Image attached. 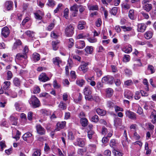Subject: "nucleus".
<instances>
[{"label":"nucleus","mask_w":156,"mask_h":156,"mask_svg":"<svg viewBox=\"0 0 156 156\" xmlns=\"http://www.w3.org/2000/svg\"><path fill=\"white\" fill-rule=\"evenodd\" d=\"M149 0H143L142 1V8L147 12H149L152 9V5L149 3Z\"/></svg>","instance_id":"f257e3e1"},{"label":"nucleus","mask_w":156,"mask_h":156,"mask_svg":"<svg viewBox=\"0 0 156 156\" xmlns=\"http://www.w3.org/2000/svg\"><path fill=\"white\" fill-rule=\"evenodd\" d=\"M83 92L86 100H90L91 98L92 88L90 86H86L83 90Z\"/></svg>","instance_id":"f03ea898"},{"label":"nucleus","mask_w":156,"mask_h":156,"mask_svg":"<svg viewBox=\"0 0 156 156\" xmlns=\"http://www.w3.org/2000/svg\"><path fill=\"white\" fill-rule=\"evenodd\" d=\"M29 102L30 104L34 107L37 108L40 105V102L38 99L34 96H32L30 99Z\"/></svg>","instance_id":"7ed1b4c3"},{"label":"nucleus","mask_w":156,"mask_h":156,"mask_svg":"<svg viewBox=\"0 0 156 156\" xmlns=\"http://www.w3.org/2000/svg\"><path fill=\"white\" fill-rule=\"evenodd\" d=\"M74 27L71 25H69L66 28L65 34L68 37L71 36L74 33Z\"/></svg>","instance_id":"20e7f679"},{"label":"nucleus","mask_w":156,"mask_h":156,"mask_svg":"<svg viewBox=\"0 0 156 156\" xmlns=\"http://www.w3.org/2000/svg\"><path fill=\"white\" fill-rule=\"evenodd\" d=\"M113 78L112 76L108 75L103 77L102 79V83L106 84H112L113 83Z\"/></svg>","instance_id":"39448f33"},{"label":"nucleus","mask_w":156,"mask_h":156,"mask_svg":"<svg viewBox=\"0 0 156 156\" xmlns=\"http://www.w3.org/2000/svg\"><path fill=\"white\" fill-rule=\"evenodd\" d=\"M88 62H82L81 65L79 67V69L80 71H82L83 72L85 73L88 70Z\"/></svg>","instance_id":"423d86ee"},{"label":"nucleus","mask_w":156,"mask_h":156,"mask_svg":"<svg viewBox=\"0 0 156 156\" xmlns=\"http://www.w3.org/2000/svg\"><path fill=\"white\" fill-rule=\"evenodd\" d=\"M125 114L126 117L132 120L136 119V114L133 112L127 110L125 112Z\"/></svg>","instance_id":"0eeeda50"},{"label":"nucleus","mask_w":156,"mask_h":156,"mask_svg":"<svg viewBox=\"0 0 156 156\" xmlns=\"http://www.w3.org/2000/svg\"><path fill=\"white\" fill-rule=\"evenodd\" d=\"M36 129L37 133L41 135H44L45 133V130L40 124L36 126Z\"/></svg>","instance_id":"6e6552de"},{"label":"nucleus","mask_w":156,"mask_h":156,"mask_svg":"<svg viewBox=\"0 0 156 156\" xmlns=\"http://www.w3.org/2000/svg\"><path fill=\"white\" fill-rule=\"evenodd\" d=\"M39 80L42 82H45L49 80L50 79L44 73H41L39 77Z\"/></svg>","instance_id":"1a4fd4ad"},{"label":"nucleus","mask_w":156,"mask_h":156,"mask_svg":"<svg viewBox=\"0 0 156 156\" xmlns=\"http://www.w3.org/2000/svg\"><path fill=\"white\" fill-rule=\"evenodd\" d=\"M122 141V145L124 147L126 146L127 145V144H128V138L127 136V134L126 131L125 130L123 135V139Z\"/></svg>","instance_id":"9d476101"},{"label":"nucleus","mask_w":156,"mask_h":156,"mask_svg":"<svg viewBox=\"0 0 156 156\" xmlns=\"http://www.w3.org/2000/svg\"><path fill=\"white\" fill-rule=\"evenodd\" d=\"M137 27V30L138 32H144L146 30L147 26L145 24L141 23L138 24Z\"/></svg>","instance_id":"9b49d317"},{"label":"nucleus","mask_w":156,"mask_h":156,"mask_svg":"<svg viewBox=\"0 0 156 156\" xmlns=\"http://www.w3.org/2000/svg\"><path fill=\"white\" fill-rule=\"evenodd\" d=\"M75 46L76 48L82 49L85 47V44L84 41H80L76 42Z\"/></svg>","instance_id":"f8f14e48"},{"label":"nucleus","mask_w":156,"mask_h":156,"mask_svg":"<svg viewBox=\"0 0 156 156\" xmlns=\"http://www.w3.org/2000/svg\"><path fill=\"white\" fill-rule=\"evenodd\" d=\"M9 34V30L6 27H4L2 30V35L5 37H8Z\"/></svg>","instance_id":"ddd939ff"},{"label":"nucleus","mask_w":156,"mask_h":156,"mask_svg":"<svg viewBox=\"0 0 156 156\" xmlns=\"http://www.w3.org/2000/svg\"><path fill=\"white\" fill-rule=\"evenodd\" d=\"M5 94L8 96H9L12 98H15L17 96L16 92L12 91L11 90H9L7 91H5Z\"/></svg>","instance_id":"4468645a"},{"label":"nucleus","mask_w":156,"mask_h":156,"mask_svg":"<svg viewBox=\"0 0 156 156\" xmlns=\"http://www.w3.org/2000/svg\"><path fill=\"white\" fill-rule=\"evenodd\" d=\"M23 138L25 141H27L29 138H30L32 140H33V135L30 132H27L24 134L23 136Z\"/></svg>","instance_id":"2eb2a0df"},{"label":"nucleus","mask_w":156,"mask_h":156,"mask_svg":"<svg viewBox=\"0 0 156 156\" xmlns=\"http://www.w3.org/2000/svg\"><path fill=\"white\" fill-rule=\"evenodd\" d=\"M12 5L13 2H12L11 1H7L5 3V7L7 10H10L12 9Z\"/></svg>","instance_id":"dca6fc26"},{"label":"nucleus","mask_w":156,"mask_h":156,"mask_svg":"<svg viewBox=\"0 0 156 156\" xmlns=\"http://www.w3.org/2000/svg\"><path fill=\"white\" fill-rule=\"evenodd\" d=\"M133 96V93L129 90H126L124 92L125 97L128 99L132 98Z\"/></svg>","instance_id":"f3484780"},{"label":"nucleus","mask_w":156,"mask_h":156,"mask_svg":"<svg viewBox=\"0 0 156 156\" xmlns=\"http://www.w3.org/2000/svg\"><path fill=\"white\" fill-rule=\"evenodd\" d=\"M75 144L80 147H82L84 145V142L82 139L78 138L76 139V141L75 142Z\"/></svg>","instance_id":"a211bd4d"},{"label":"nucleus","mask_w":156,"mask_h":156,"mask_svg":"<svg viewBox=\"0 0 156 156\" xmlns=\"http://www.w3.org/2000/svg\"><path fill=\"white\" fill-rule=\"evenodd\" d=\"M65 125L66 122L65 121L58 122L57 124V129L56 130L58 131L60 129L63 128Z\"/></svg>","instance_id":"6ab92c4d"},{"label":"nucleus","mask_w":156,"mask_h":156,"mask_svg":"<svg viewBox=\"0 0 156 156\" xmlns=\"http://www.w3.org/2000/svg\"><path fill=\"white\" fill-rule=\"evenodd\" d=\"M105 92L107 96L110 97L113 95L114 91L112 88H109L106 89Z\"/></svg>","instance_id":"aec40b11"},{"label":"nucleus","mask_w":156,"mask_h":156,"mask_svg":"<svg viewBox=\"0 0 156 156\" xmlns=\"http://www.w3.org/2000/svg\"><path fill=\"white\" fill-rule=\"evenodd\" d=\"M93 47L92 46H87L84 49L87 54H91L93 51Z\"/></svg>","instance_id":"412c9836"},{"label":"nucleus","mask_w":156,"mask_h":156,"mask_svg":"<svg viewBox=\"0 0 156 156\" xmlns=\"http://www.w3.org/2000/svg\"><path fill=\"white\" fill-rule=\"evenodd\" d=\"M32 59L35 62L39 61L40 59L39 54L37 53H34L32 55Z\"/></svg>","instance_id":"4be33fe9"},{"label":"nucleus","mask_w":156,"mask_h":156,"mask_svg":"<svg viewBox=\"0 0 156 156\" xmlns=\"http://www.w3.org/2000/svg\"><path fill=\"white\" fill-rule=\"evenodd\" d=\"M10 84L11 82L10 81H5L3 83L2 88L5 90H7L9 88Z\"/></svg>","instance_id":"5701e85b"},{"label":"nucleus","mask_w":156,"mask_h":156,"mask_svg":"<svg viewBox=\"0 0 156 156\" xmlns=\"http://www.w3.org/2000/svg\"><path fill=\"white\" fill-rule=\"evenodd\" d=\"M109 145L112 148L115 149L118 144V143L116 142L115 139H112L109 142Z\"/></svg>","instance_id":"b1692460"},{"label":"nucleus","mask_w":156,"mask_h":156,"mask_svg":"<svg viewBox=\"0 0 156 156\" xmlns=\"http://www.w3.org/2000/svg\"><path fill=\"white\" fill-rule=\"evenodd\" d=\"M114 125L116 127H118L119 126H121L122 125V120L119 118H117L115 119L114 121Z\"/></svg>","instance_id":"393cba45"},{"label":"nucleus","mask_w":156,"mask_h":156,"mask_svg":"<svg viewBox=\"0 0 156 156\" xmlns=\"http://www.w3.org/2000/svg\"><path fill=\"white\" fill-rule=\"evenodd\" d=\"M53 62L55 65H57L58 67H60L59 64L62 62L61 60L58 57L53 58Z\"/></svg>","instance_id":"a878e982"},{"label":"nucleus","mask_w":156,"mask_h":156,"mask_svg":"<svg viewBox=\"0 0 156 156\" xmlns=\"http://www.w3.org/2000/svg\"><path fill=\"white\" fill-rule=\"evenodd\" d=\"M85 24L86 23L84 21H80L79 22L77 28L79 30H82L85 27Z\"/></svg>","instance_id":"bb28decb"},{"label":"nucleus","mask_w":156,"mask_h":156,"mask_svg":"<svg viewBox=\"0 0 156 156\" xmlns=\"http://www.w3.org/2000/svg\"><path fill=\"white\" fill-rule=\"evenodd\" d=\"M18 119V118L14 117L13 115L11 116L10 118V120L13 125H17Z\"/></svg>","instance_id":"cd10ccee"},{"label":"nucleus","mask_w":156,"mask_h":156,"mask_svg":"<svg viewBox=\"0 0 156 156\" xmlns=\"http://www.w3.org/2000/svg\"><path fill=\"white\" fill-rule=\"evenodd\" d=\"M21 41L20 40H16V42L14 43V45L12 47L13 49H15L19 48L21 45Z\"/></svg>","instance_id":"c85d7f7f"},{"label":"nucleus","mask_w":156,"mask_h":156,"mask_svg":"<svg viewBox=\"0 0 156 156\" xmlns=\"http://www.w3.org/2000/svg\"><path fill=\"white\" fill-rule=\"evenodd\" d=\"M122 51L126 53H128L131 52L132 48L131 46H127L122 49Z\"/></svg>","instance_id":"c756f323"},{"label":"nucleus","mask_w":156,"mask_h":156,"mask_svg":"<svg viewBox=\"0 0 156 156\" xmlns=\"http://www.w3.org/2000/svg\"><path fill=\"white\" fill-rule=\"evenodd\" d=\"M80 122L82 126L85 127L87 125L88 121L86 118L83 117L81 119Z\"/></svg>","instance_id":"7c9ffc66"},{"label":"nucleus","mask_w":156,"mask_h":156,"mask_svg":"<svg viewBox=\"0 0 156 156\" xmlns=\"http://www.w3.org/2000/svg\"><path fill=\"white\" fill-rule=\"evenodd\" d=\"M96 112L99 115L101 116L105 115L106 114V111L99 108H97L96 110Z\"/></svg>","instance_id":"2f4dec72"},{"label":"nucleus","mask_w":156,"mask_h":156,"mask_svg":"<svg viewBox=\"0 0 156 156\" xmlns=\"http://www.w3.org/2000/svg\"><path fill=\"white\" fill-rule=\"evenodd\" d=\"M59 43V42L58 41H52V45L53 50L55 51L58 49V44Z\"/></svg>","instance_id":"473e14b6"},{"label":"nucleus","mask_w":156,"mask_h":156,"mask_svg":"<svg viewBox=\"0 0 156 156\" xmlns=\"http://www.w3.org/2000/svg\"><path fill=\"white\" fill-rule=\"evenodd\" d=\"M142 66V63L140 59H137L134 61V63L133 64L134 69H136L137 67L140 66Z\"/></svg>","instance_id":"72a5a7b5"},{"label":"nucleus","mask_w":156,"mask_h":156,"mask_svg":"<svg viewBox=\"0 0 156 156\" xmlns=\"http://www.w3.org/2000/svg\"><path fill=\"white\" fill-rule=\"evenodd\" d=\"M152 36V33L151 32L148 31L146 32L144 34V37L147 39H151Z\"/></svg>","instance_id":"f704fd0d"},{"label":"nucleus","mask_w":156,"mask_h":156,"mask_svg":"<svg viewBox=\"0 0 156 156\" xmlns=\"http://www.w3.org/2000/svg\"><path fill=\"white\" fill-rule=\"evenodd\" d=\"M79 7V5L75 4L70 7V10L77 12L78 11Z\"/></svg>","instance_id":"c9c22d12"},{"label":"nucleus","mask_w":156,"mask_h":156,"mask_svg":"<svg viewBox=\"0 0 156 156\" xmlns=\"http://www.w3.org/2000/svg\"><path fill=\"white\" fill-rule=\"evenodd\" d=\"M16 57L17 59L20 60L21 58H27V56L24 53L23 54L22 53H20L16 55Z\"/></svg>","instance_id":"e433bc0d"},{"label":"nucleus","mask_w":156,"mask_h":156,"mask_svg":"<svg viewBox=\"0 0 156 156\" xmlns=\"http://www.w3.org/2000/svg\"><path fill=\"white\" fill-rule=\"evenodd\" d=\"M59 107L62 110L66 109V104L63 102L62 101H61L59 105Z\"/></svg>","instance_id":"4c0bfd02"},{"label":"nucleus","mask_w":156,"mask_h":156,"mask_svg":"<svg viewBox=\"0 0 156 156\" xmlns=\"http://www.w3.org/2000/svg\"><path fill=\"white\" fill-rule=\"evenodd\" d=\"M90 120L92 122H97L99 121L98 116L97 115H95L90 118Z\"/></svg>","instance_id":"58836bf2"},{"label":"nucleus","mask_w":156,"mask_h":156,"mask_svg":"<svg viewBox=\"0 0 156 156\" xmlns=\"http://www.w3.org/2000/svg\"><path fill=\"white\" fill-rule=\"evenodd\" d=\"M134 10L133 9H130L129 11V16L131 19L132 20L134 19Z\"/></svg>","instance_id":"ea45409f"},{"label":"nucleus","mask_w":156,"mask_h":156,"mask_svg":"<svg viewBox=\"0 0 156 156\" xmlns=\"http://www.w3.org/2000/svg\"><path fill=\"white\" fill-rule=\"evenodd\" d=\"M136 107L138 108L137 113L139 115H141L143 113V110L140 106L137 104L135 105Z\"/></svg>","instance_id":"a19ab883"},{"label":"nucleus","mask_w":156,"mask_h":156,"mask_svg":"<svg viewBox=\"0 0 156 156\" xmlns=\"http://www.w3.org/2000/svg\"><path fill=\"white\" fill-rule=\"evenodd\" d=\"M76 83L80 87H82L85 83V81L83 80H78L76 81Z\"/></svg>","instance_id":"79ce46f5"},{"label":"nucleus","mask_w":156,"mask_h":156,"mask_svg":"<svg viewBox=\"0 0 156 156\" xmlns=\"http://www.w3.org/2000/svg\"><path fill=\"white\" fill-rule=\"evenodd\" d=\"M88 41L91 43H94L97 41V39L94 37H90L87 38Z\"/></svg>","instance_id":"37998d69"},{"label":"nucleus","mask_w":156,"mask_h":156,"mask_svg":"<svg viewBox=\"0 0 156 156\" xmlns=\"http://www.w3.org/2000/svg\"><path fill=\"white\" fill-rule=\"evenodd\" d=\"M94 134L95 132L94 131H92L91 130H89L87 132V136L88 138L89 139H91L93 137V136L94 135Z\"/></svg>","instance_id":"c03bdc74"},{"label":"nucleus","mask_w":156,"mask_h":156,"mask_svg":"<svg viewBox=\"0 0 156 156\" xmlns=\"http://www.w3.org/2000/svg\"><path fill=\"white\" fill-rule=\"evenodd\" d=\"M113 153L115 156H122V153L119 151L114 149Z\"/></svg>","instance_id":"a18cd8bd"},{"label":"nucleus","mask_w":156,"mask_h":156,"mask_svg":"<svg viewBox=\"0 0 156 156\" xmlns=\"http://www.w3.org/2000/svg\"><path fill=\"white\" fill-rule=\"evenodd\" d=\"M75 138L74 135L71 131H69L68 132V139L69 140H73Z\"/></svg>","instance_id":"49530a36"},{"label":"nucleus","mask_w":156,"mask_h":156,"mask_svg":"<svg viewBox=\"0 0 156 156\" xmlns=\"http://www.w3.org/2000/svg\"><path fill=\"white\" fill-rule=\"evenodd\" d=\"M121 27L123 29L124 32L130 31L132 29V27H126L125 26H121Z\"/></svg>","instance_id":"de8ad7c7"},{"label":"nucleus","mask_w":156,"mask_h":156,"mask_svg":"<svg viewBox=\"0 0 156 156\" xmlns=\"http://www.w3.org/2000/svg\"><path fill=\"white\" fill-rule=\"evenodd\" d=\"M40 89L39 87L37 86H35L33 88V93L34 94L39 93L40 91Z\"/></svg>","instance_id":"09e8293b"},{"label":"nucleus","mask_w":156,"mask_h":156,"mask_svg":"<svg viewBox=\"0 0 156 156\" xmlns=\"http://www.w3.org/2000/svg\"><path fill=\"white\" fill-rule=\"evenodd\" d=\"M41 151L39 149L35 150L32 154V156H40Z\"/></svg>","instance_id":"8fccbe9b"},{"label":"nucleus","mask_w":156,"mask_h":156,"mask_svg":"<svg viewBox=\"0 0 156 156\" xmlns=\"http://www.w3.org/2000/svg\"><path fill=\"white\" fill-rule=\"evenodd\" d=\"M130 60V57L129 55H125L123 57V61L124 62H129Z\"/></svg>","instance_id":"3c124183"},{"label":"nucleus","mask_w":156,"mask_h":156,"mask_svg":"<svg viewBox=\"0 0 156 156\" xmlns=\"http://www.w3.org/2000/svg\"><path fill=\"white\" fill-rule=\"evenodd\" d=\"M69 10L68 9H66L64 12V16L66 19H68L69 17Z\"/></svg>","instance_id":"603ef678"},{"label":"nucleus","mask_w":156,"mask_h":156,"mask_svg":"<svg viewBox=\"0 0 156 156\" xmlns=\"http://www.w3.org/2000/svg\"><path fill=\"white\" fill-rule=\"evenodd\" d=\"M7 79L8 80H10L12 77V74L11 71H8L7 72Z\"/></svg>","instance_id":"864d4df0"},{"label":"nucleus","mask_w":156,"mask_h":156,"mask_svg":"<svg viewBox=\"0 0 156 156\" xmlns=\"http://www.w3.org/2000/svg\"><path fill=\"white\" fill-rule=\"evenodd\" d=\"M85 77L86 80L88 82H90L94 79V78L93 76L89 77L87 75H86Z\"/></svg>","instance_id":"5fc2aeb1"},{"label":"nucleus","mask_w":156,"mask_h":156,"mask_svg":"<svg viewBox=\"0 0 156 156\" xmlns=\"http://www.w3.org/2000/svg\"><path fill=\"white\" fill-rule=\"evenodd\" d=\"M117 12V7H114L112 9L111 12V13L112 15H113L114 16H115L116 15Z\"/></svg>","instance_id":"6e6d98bb"},{"label":"nucleus","mask_w":156,"mask_h":156,"mask_svg":"<svg viewBox=\"0 0 156 156\" xmlns=\"http://www.w3.org/2000/svg\"><path fill=\"white\" fill-rule=\"evenodd\" d=\"M134 97L135 99L139 100L140 98V92L138 91H136Z\"/></svg>","instance_id":"4d7b16f0"},{"label":"nucleus","mask_w":156,"mask_h":156,"mask_svg":"<svg viewBox=\"0 0 156 156\" xmlns=\"http://www.w3.org/2000/svg\"><path fill=\"white\" fill-rule=\"evenodd\" d=\"M82 98V94H81L80 93H79L78 96V97L77 98H76L74 99V101L76 103H78L81 101Z\"/></svg>","instance_id":"13d9d810"},{"label":"nucleus","mask_w":156,"mask_h":156,"mask_svg":"<svg viewBox=\"0 0 156 156\" xmlns=\"http://www.w3.org/2000/svg\"><path fill=\"white\" fill-rule=\"evenodd\" d=\"M50 95L48 93L46 92L42 93L39 94V96L40 97H45L48 98L49 97Z\"/></svg>","instance_id":"bf43d9fd"},{"label":"nucleus","mask_w":156,"mask_h":156,"mask_svg":"<svg viewBox=\"0 0 156 156\" xmlns=\"http://www.w3.org/2000/svg\"><path fill=\"white\" fill-rule=\"evenodd\" d=\"M88 36H89V34H87V36L84 34H80L77 36V38L78 39L85 38L86 37Z\"/></svg>","instance_id":"052dcab7"},{"label":"nucleus","mask_w":156,"mask_h":156,"mask_svg":"<svg viewBox=\"0 0 156 156\" xmlns=\"http://www.w3.org/2000/svg\"><path fill=\"white\" fill-rule=\"evenodd\" d=\"M69 41L68 47L69 48H71L74 44V40L72 38H70L69 39Z\"/></svg>","instance_id":"680f3d73"},{"label":"nucleus","mask_w":156,"mask_h":156,"mask_svg":"<svg viewBox=\"0 0 156 156\" xmlns=\"http://www.w3.org/2000/svg\"><path fill=\"white\" fill-rule=\"evenodd\" d=\"M14 84L16 86H18L20 84V81L19 79L17 78H15L13 81Z\"/></svg>","instance_id":"e2e57ef3"},{"label":"nucleus","mask_w":156,"mask_h":156,"mask_svg":"<svg viewBox=\"0 0 156 156\" xmlns=\"http://www.w3.org/2000/svg\"><path fill=\"white\" fill-rule=\"evenodd\" d=\"M133 84L132 80H129L125 81L124 83V84L126 86H129Z\"/></svg>","instance_id":"0e129e2a"},{"label":"nucleus","mask_w":156,"mask_h":156,"mask_svg":"<svg viewBox=\"0 0 156 156\" xmlns=\"http://www.w3.org/2000/svg\"><path fill=\"white\" fill-rule=\"evenodd\" d=\"M148 70L151 71V73H153L155 72V70L153 66L151 65L148 66Z\"/></svg>","instance_id":"69168bd1"},{"label":"nucleus","mask_w":156,"mask_h":156,"mask_svg":"<svg viewBox=\"0 0 156 156\" xmlns=\"http://www.w3.org/2000/svg\"><path fill=\"white\" fill-rule=\"evenodd\" d=\"M141 14L146 19H149V16L148 13L144 12L142 11L141 12Z\"/></svg>","instance_id":"338daca9"},{"label":"nucleus","mask_w":156,"mask_h":156,"mask_svg":"<svg viewBox=\"0 0 156 156\" xmlns=\"http://www.w3.org/2000/svg\"><path fill=\"white\" fill-rule=\"evenodd\" d=\"M122 7L125 9H128L130 8V5L127 3H124L122 5Z\"/></svg>","instance_id":"774afa93"}]
</instances>
